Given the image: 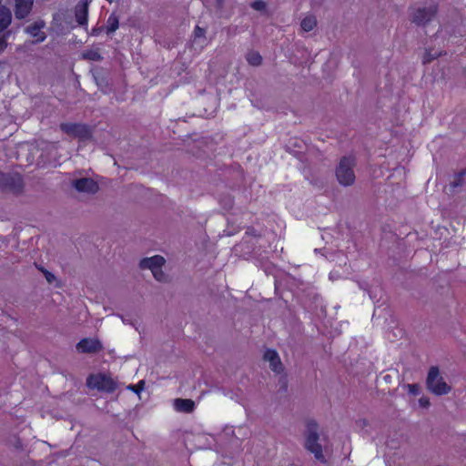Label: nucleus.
<instances>
[{"instance_id":"b1692460","label":"nucleus","mask_w":466,"mask_h":466,"mask_svg":"<svg viewBox=\"0 0 466 466\" xmlns=\"http://www.w3.org/2000/svg\"><path fill=\"white\" fill-rule=\"evenodd\" d=\"M251 6L253 9L257 10V11H262L265 9L266 7V5L263 1H255L251 4Z\"/></svg>"},{"instance_id":"412c9836","label":"nucleus","mask_w":466,"mask_h":466,"mask_svg":"<svg viewBox=\"0 0 466 466\" xmlns=\"http://www.w3.org/2000/svg\"><path fill=\"white\" fill-rule=\"evenodd\" d=\"M118 28V19L115 15H110L106 22L107 33H113Z\"/></svg>"},{"instance_id":"cd10ccee","label":"nucleus","mask_w":466,"mask_h":466,"mask_svg":"<svg viewBox=\"0 0 466 466\" xmlns=\"http://www.w3.org/2000/svg\"><path fill=\"white\" fill-rule=\"evenodd\" d=\"M44 273H45L46 280L49 283H52L54 281V279H55V276L52 273H50L49 271H47V270L44 271Z\"/></svg>"},{"instance_id":"a878e982","label":"nucleus","mask_w":466,"mask_h":466,"mask_svg":"<svg viewBox=\"0 0 466 466\" xmlns=\"http://www.w3.org/2000/svg\"><path fill=\"white\" fill-rule=\"evenodd\" d=\"M194 35H195L196 38L204 37L205 31L201 27L196 26L195 31H194Z\"/></svg>"},{"instance_id":"aec40b11","label":"nucleus","mask_w":466,"mask_h":466,"mask_svg":"<svg viewBox=\"0 0 466 466\" xmlns=\"http://www.w3.org/2000/svg\"><path fill=\"white\" fill-rule=\"evenodd\" d=\"M82 56L85 59L91 60V61H99L102 59V56H101L98 49L87 50V51L84 52Z\"/></svg>"},{"instance_id":"423d86ee","label":"nucleus","mask_w":466,"mask_h":466,"mask_svg":"<svg viewBox=\"0 0 466 466\" xmlns=\"http://www.w3.org/2000/svg\"><path fill=\"white\" fill-rule=\"evenodd\" d=\"M87 385L89 388L107 392H112L116 389V383L114 380L102 374L91 375L87 379Z\"/></svg>"},{"instance_id":"ddd939ff","label":"nucleus","mask_w":466,"mask_h":466,"mask_svg":"<svg viewBox=\"0 0 466 466\" xmlns=\"http://www.w3.org/2000/svg\"><path fill=\"white\" fill-rule=\"evenodd\" d=\"M76 19L79 25H86L88 16V2L81 0L76 6Z\"/></svg>"},{"instance_id":"7ed1b4c3","label":"nucleus","mask_w":466,"mask_h":466,"mask_svg":"<svg viewBox=\"0 0 466 466\" xmlns=\"http://www.w3.org/2000/svg\"><path fill=\"white\" fill-rule=\"evenodd\" d=\"M166 260L162 256L156 255L150 258H143L140 263L139 267L142 269H149L156 280L159 282H165L167 281V275L162 270V267L164 266Z\"/></svg>"},{"instance_id":"bb28decb","label":"nucleus","mask_w":466,"mask_h":466,"mask_svg":"<svg viewBox=\"0 0 466 466\" xmlns=\"http://www.w3.org/2000/svg\"><path fill=\"white\" fill-rule=\"evenodd\" d=\"M7 46V42L5 36L0 37V53H2L5 47Z\"/></svg>"},{"instance_id":"f3484780","label":"nucleus","mask_w":466,"mask_h":466,"mask_svg":"<svg viewBox=\"0 0 466 466\" xmlns=\"http://www.w3.org/2000/svg\"><path fill=\"white\" fill-rule=\"evenodd\" d=\"M317 25L316 16L313 15H307L300 23L301 29L304 32L312 31Z\"/></svg>"},{"instance_id":"a211bd4d","label":"nucleus","mask_w":466,"mask_h":466,"mask_svg":"<svg viewBox=\"0 0 466 466\" xmlns=\"http://www.w3.org/2000/svg\"><path fill=\"white\" fill-rule=\"evenodd\" d=\"M246 59L253 66H258L262 62V56L257 51H249L246 56Z\"/></svg>"},{"instance_id":"f03ea898","label":"nucleus","mask_w":466,"mask_h":466,"mask_svg":"<svg viewBox=\"0 0 466 466\" xmlns=\"http://www.w3.org/2000/svg\"><path fill=\"white\" fill-rule=\"evenodd\" d=\"M355 159L351 157H343L337 168H336V177L338 182L344 186L348 187L354 183L355 181Z\"/></svg>"},{"instance_id":"f257e3e1","label":"nucleus","mask_w":466,"mask_h":466,"mask_svg":"<svg viewBox=\"0 0 466 466\" xmlns=\"http://www.w3.org/2000/svg\"><path fill=\"white\" fill-rule=\"evenodd\" d=\"M426 386L429 391L437 396L447 395L451 391V387L444 380L436 366L429 369Z\"/></svg>"},{"instance_id":"2eb2a0df","label":"nucleus","mask_w":466,"mask_h":466,"mask_svg":"<svg viewBox=\"0 0 466 466\" xmlns=\"http://www.w3.org/2000/svg\"><path fill=\"white\" fill-rule=\"evenodd\" d=\"M11 21L12 15L10 10L5 5H0V32L7 28Z\"/></svg>"},{"instance_id":"9b49d317","label":"nucleus","mask_w":466,"mask_h":466,"mask_svg":"<svg viewBox=\"0 0 466 466\" xmlns=\"http://www.w3.org/2000/svg\"><path fill=\"white\" fill-rule=\"evenodd\" d=\"M34 0H15V15L17 19H24L31 12Z\"/></svg>"},{"instance_id":"dca6fc26","label":"nucleus","mask_w":466,"mask_h":466,"mask_svg":"<svg viewBox=\"0 0 466 466\" xmlns=\"http://www.w3.org/2000/svg\"><path fill=\"white\" fill-rule=\"evenodd\" d=\"M43 27V25L41 24H35L26 28V32L33 37L36 38V42H43L46 39V35L41 32V28Z\"/></svg>"},{"instance_id":"6ab92c4d","label":"nucleus","mask_w":466,"mask_h":466,"mask_svg":"<svg viewBox=\"0 0 466 466\" xmlns=\"http://www.w3.org/2000/svg\"><path fill=\"white\" fill-rule=\"evenodd\" d=\"M441 55V51L428 49L425 51L422 61L424 64L431 63L432 60L436 59Z\"/></svg>"},{"instance_id":"9d476101","label":"nucleus","mask_w":466,"mask_h":466,"mask_svg":"<svg viewBox=\"0 0 466 466\" xmlns=\"http://www.w3.org/2000/svg\"><path fill=\"white\" fill-rule=\"evenodd\" d=\"M102 349L101 342L96 339H83L76 344V350L81 353H95Z\"/></svg>"},{"instance_id":"20e7f679","label":"nucleus","mask_w":466,"mask_h":466,"mask_svg":"<svg viewBox=\"0 0 466 466\" xmlns=\"http://www.w3.org/2000/svg\"><path fill=\"white\" fill-rule=\"evenodd\" d=\"M319 436L316 427H310L306 433L305 449L311 452L316 460L325 462L326 460L322 452V446L319 444Z\"/></svg>"},{"instance_id":"393cba45","label":"nucleus","mask_w":466,"mask_h":466,"mask_svg":"<svg viewBox=\"0 0 466 466\" xmlns=\"http://www.w3.org/2000/svg\"><path fill=\"white\" fill-rule=\"evenodd\" d=\"M419 404L420 406H421L422 408H428L430 406V400L429 398L427 397H421L420 400H419Z\"/></svg>"},{"instance_id":"4be33fe9","label":"nucleus","mask_w":466,"mask_h":466,"mask_svg":"<svg viewBox=\"0 0 466 466\" xmlns=\"http://www.w3.org/2000/svg\"><path fill=\"white\" fill-rule=\"evenodd\" d=\"M145 387L144 380H140L137 385H129L127 386V389L136 392L137 394H139Z\"/></svg>"},{"instance_id":"39448f33","label":"nucleus","mask_w":466,"mask_h":466,"mask_svg":"<svg viewBox=\"0 0 466 466\" xmlns=\"http://www.w3.org/2000/svg\"><path fill=\"white\" fill-rule=\"evenodd\" d=\"M60 128L70 137L80 140H87L91 137V131L86 125L78 123H62Z\"/></svg>"},{"instance_id":"5701e85b","label":"nucleus","mask_w":466,"mask_h":466,"mask_svg":"<svg viewBox=\"0 0 466 466\" xmlns=\"http://www.w3.org/2000/svg\"><path fill=\"white\" fill-rule=\"evenodd\" d=\"M406 387L410 394L414 396L420 394V388L418 384H408Z\"/></svg>"},{"instance_id":"1a4fd4ad","label":"nucleus","mask_w":466,"mask_h":466,"mask_svg":"<svg viewBox=\"0 0 466 466\" xmlns=\"http://www.w3.org/2000/svg\"><path fill=\"white\" fill-rule=\"evenodd\" d=\"M0 187L5 189L18 191L22 187V177L18 174L0 172Z\"/></svg>"},{"instance_id":"4468645a","label":"nucleus","mask_w":466,"mask_h":466,"mask_svg":"<svg viewBox=\"0 0 466 466\" xmlns=\"http://www.w3.org/2000/svg\"><path fill=\"white\" fill-rule=\"evenodd\" d=\"M174 409L178 412L190 413L195 409V402L189 399H175Z\"/></svg>"},{"instance_id":"6e6552de","label":"nucleus","mask_w":466,"mask_h":466,"mask_svg":"<svg viewBox=\"0 0 466 466\" xmlns=\"http://www.w3.org/2000/svg\"><path fill=\"white\" fill-rule=\"evenodd\" d=\"M72 186L77 192L90 195L96 194L99 189L97 183L89 177L75 179Z\"/></svg>"},{"instance_id":"0eeeda50","label":"nucleus","mask_w":466,"mask_h":466,"mask_svg":"<svg viewBox=\"0 0 466 466\" xmlns=\"http://www.w3.org/2000/svg\"><path fill=\"white\" fill-rule=\"evenodd\" d=\"M437 13V6L431 5L425 7H420L413 11L411 22L417 25H425L431 22Z\"/></svg>"},{"instance_id":"c85d7f7f","label":"nucleus","mask_w":466,"mask_h":466,"mask_svg":"<svg viewBox=\"0 0 466 466\" xmlns=\"http://www.w3.org/2000/svg\"><path fill=\"white\" fill-rule=\"evenodd\" d=\"M461 176H459V177L456 178V181H454V182L452 183V186H453V187L460 186V185H461Z\"/></svg>"},{"instance_id":"f8f14e48","label":"nucleus","mask_w":466,"mask_h":466,"mask_svg":"<svg viewBox=\"0 0 466 466\" xmlns=\"http://www.w3.org/2000/svg\"><path fill=\"white\" fill-rule=\"evenodd\" d=\"M264 360L269 363V367L274 372L280 373L283 371V365L276 350H267L264 353Z\"/></svg>"}]
</instances>
